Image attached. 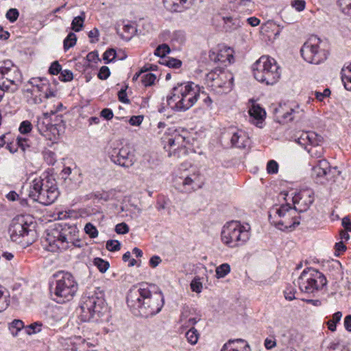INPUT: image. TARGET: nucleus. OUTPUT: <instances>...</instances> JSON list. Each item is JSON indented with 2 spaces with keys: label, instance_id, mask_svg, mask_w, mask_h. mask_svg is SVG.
I'll return each mask as SVG.
<instances>
[{
  "label": "nucleus",
  "instance_id": "58836bf2",
  "mask_svg": "<svg viewBox=\"0 0 351 351\" xmlns=\"http://www.w3.org/2000/svg\"><path fill=\"white\" fill-rule=\"evenodd\" d=\"M160 64L167 66L170 68L178 69L182 65V62L178 59L173 58H164L160 62Z\"/></svg>",
  "mask_w": 351,
  "mask_h": 351
},
{
  "label": "nucleus",
  "instance_id": "79ce46f5",
  "mask_svg": "<svg viewBox=\"0 0 351 351\" xmlns=\"http://www.w3.org/2000/svg\"><path fill=\"white\" fill-rule=\"evenodd\" d=\"M156 77L154 74L151 73H147L143 74L141 77V82L145 86H149L154 84Z\"/></svg>",
  "mask_w": 351,
  "mask_h": 351
},
{
  "label": "nucleus",
  "instance_id": "774afa93",
  "mask_svg": "<svg viewBox=\"0 0 351 351\" xmlns=\"http://www.w3.org/2000/svg\"><path fill=\"white\" fill-rule=\"evenodd\" d=\"M295 291L293 287H287L284 291L286 300L289 301H291L293 299H295Z\"/></svg>",
  "mask_w": 351,
  "mask_h": 351
},
{
  "label": "nucleus",
  "instance_id": "cd10ccee",
  "mask_svg": "<svg viewBox=\"0 0 351 351\" xmlns=\"http://www.w3.org/2000/svg\"><path fill=\"white\" fill-rule=\"evenodd\" d=\"M304 116L303 110L300 109L298 105H295L294 108H291L287 112H285L282 117L285 122L293 120H299Z\"/></svg>",
  "mask_w": 351,
  "mask_h": 351
},
{
  "label": "nucleus",
  "instance_id": "8fccbe9b",
  "mask_svg": "<svg viewBox=\"0 0 351 351\" xmlns=\"http://www.w3.org/2000/svg\"><path fill=\"white\" fill-rule=\"evenodd\" d=\"M19 12L18 10L16 8L9 9L5 14L7 19L11 23L15 22L19 18Z\"/></svg>",
  "mask_w": 351,
  "mask_h": 351
},
{
  "label": "nucleus",
  "instance_id": "bb28decb",
  "mask_svg": "<svg viewBox=\"0 0 351 351\" xmlns=\"http://www.w3.org/2000/svg\"><path fill=\"white\" fill-rule=\"evenodd\" d=\"M162 36L164 40H169L173 44L180 45L185 41V33L182 30H176L173 32L165 30L162 33Z\"/></svg>",
  "mask_w": 351,
  "mask_h": 351
},
{
  "label": "nucleus",
  "instance_id": "39448f33",
  "mask_svg": "<svg viewBox=\"0 0 351 351\" xmlns=\"http://www.w3.org/2000/svg\"><path fill=\"white\" fill-rule=\"evenodd\" d=\"M107 311L105 300L97 293H89L82 296L80 306L79 317L82 322H97Z\"/></svg>",
  "mask_w": 351,
  "mask_h": 351
},
{
  "label": "nucleus",
  "instance_id": "bf43d9fd",
  "mask_svg": "<svg viewBox=\"0 0 351 351\" xmlns=\"http://www.w3.org/2000/svg\"><path fill=\"white\" fill-rule=\"evenodd\" d=\"M62 71V66L59 64L58 61H55L51 63L49 69V73L51 75H58Z\"/></svg>",
  "mask_w": 351,
  "mask_h": 351
},
{
  "label": "nucleus",
  "instance_id": "09e8293b",
  "mask_svg": "<svg viewBox=\"0 0 351 351\" xmlns=\"http://www.w3.org/2000/svg\"><path fill=\"white\" fill-rule=\"evenodd\" d=\"M16 144L18 147L22 149L23 152H25L27 149L30 147V141L27 138L20 136L17 137Z\"/></svg>",
  "mask_w": 351,
  "mask_h": 351
},
{
  "label": "nucleus",
  "instance_id": "9d476101",
  "mask_svg": "<svg viewBox=\"0 0 351 351\" xmlns=\"http://www.w3.org/2000/svg\"><path fill=\"white\" fill-rule=\"evenodd\" d=\"M206 82L217 94H226L232 89L234 76L228 71L216 68L206 75Z\"/></svg>",
  "mask_w": 351,
  "mask_h": 351
},
{
  "label": "nucleus",
  "instance_id": "c756f323",
  "mask_svg": "<svg viewBox=\"0 0 351 351\" xmlns=\"http://www.w3.org/2000/svg\"><path fill=\"white\" fill-rule=\"evenodd\" d=\"M198 176L193 175L191 176H186L182 180V190L184 192H191L194 189V182L197 180Z\"/></svg>",
  "mask_w": 351,
  "mask_h": 351
},
{
  "label": "nucleus",
  "instance_id": "4468645a",
  "mask_svg": "<svg viewBox=\"0 0 351 351\" xmlns=\"http://www.w3.org/2000/svg\"><path fill=\"white\" fill-rule=\"evenodd\" d=\"M322 138L314 132H302L295 138V142L308 152L311 157L322 160L324 156V147L319 144Z\"/></svg>",
  "mask_w": 351,
  "mask_h": 351
},
{
  "label": "nucleus",
  "instance_id": "6ab92c4d",
  "mask_svg": "<svg viewBox=\"0 0 351 351\" xmlns=\"http://www.w3.org/2000/svg\"><path fill=\"white\" fill-rule=\"evenodd\" d=\"M184 141V137L180 134H176L174 137L167 138L164 148L168 152L169 157L178 158L187 154Z\"/></svg>",
  "mask_w": 351,
  "mask_h": 351
},
{
  "label": "nucleus",
  "instance_id": "1a4fd4ad",
  "mask_svg": "<svg viewBox=\"0 0 351 351\" xmlns=\"http://www.w3.org/2000/svg\"><path fill=\"white\" fill-rule=\"evenodd\" d=\"M221 241L230 247L244 245L250 237V226L243 225L239 221L226 223L221 230Z\"/></svg>",
  "mask_w": 351,
  "mask_h": 351
},
{
  "label": "nucleus",
  "instance_id": "6e6d98bb",
  "mask_svg": "<svg viewBox=\"0 0 351 351\" xmlns=\"http://www.w3.org/2000/svg\"><path fill=\"white\" fill-rule=\"evenodd\" d=\"M278 171V164L274 160H269L267 165V171L269 174L277 173Z\"/></svg>",
  "mask_w": 351,
  "mask_h": 351
},
{
  "label": "nucleus",
  "instance_id": "f704fd0d",
  "mask_svg": "<svg viewBox=\"0 0 351 351\" xmlns=\"http://www.w3.org/2000/svg\"><path fill=\"white\" fill-rule=\"evenodd\" d=\"M24 328L23 322L20 319H14L10 323L9 330L13 336H16L19 332Z\"/></svg>",
  "mask_w": 351,
  "mask_h": 351
},
{
  "label": "nucleus",
  "instance_id": "b1692460",
  "mask_svg": "<svg viewBox=\"0 0 351 351\" xmlns=\"http://www.w3.org/2000/svg\"><path fill=\"white\" fill-rule=\"evenodd\" d=\"M200 320L195 311L188 306L182 308L180 322L182 327L190 328Z\"/></svg>",
  "mask_w": 351,
  "mask_h": 351
},
{
  "label": "nucleus",
  "instance_id": "7ed1b4c3",
  "mask_svg": "<svg viewBox=\"0 0 351 351\" xmlns=\"http://www.w3.org/2000/svg\"><path fill=\"white\" fill-rule=\"evenodd\" d=\"M199 96L198 85L189 82L178 84L167 97V104L175 110L185 111L197 102Z\"/></svg>",
  "mask_w": 351,
  "mask_h": 351
},
{
  "label": "nucleus",
  "instance_id": "72a5a7b5",
  "mask_svg": "<svg viewBox=\"0 0 351 351\" xmlns=\"http://www.w3.org/2000/svg\"><path fill=\"white\" fill-rule=\"evenodd\" d=\"M188 0H163L165 6L171 10L177 11L179 5H183L186 3Z\"/></svg>",
  "mask_w": 351,
  "mask_h": 351
},
{
  "label": "nucleus",
  "instance_id": "338daca9",
  "mask_svg": "<svg viewBox=\"0 0 351 351\" xmlns=\"http://www.w3.org/2000/svg\"><path fill=\"white\" fill-rule=\"evenodd\" d=\"M327 351H349V350L339 343H331L327 348Z\"/></svg>",
  "mask_w": 351,
  "mask_h": 351
},
{
  "label": "nucleus",
  "instance_id": "0e129e2a",
  "mask_svg": "<svg viewBox=\"0 0 351 351\" xmlns=\"http://www.w3.org/2000/svg\"><path fill=\"white\" fill-rule=\"evenodd\" d=\"M110 74L109 68L106 66H103L99 69L98 77L101 80H106L110 76Z\"/></svg>",
  "mask_w": 351,
  "mask_h": 351
},
{
  "label": "nucleus",
  "instance_id": "4be33fe9",
  "mask_svg": "<svg viewBox=\"0 0 351 351\" xmlns=\"http://www.w3.org/2000/svg\"><path fill=\"white\" fill-rule=\"evenodd\" d=\"M227 134L230 136L232 146L238 148H244L249 143V138L246 133L236 128H229Z\"/></svg>",
  "mask_w": 351,
  "mask_h": 351
},
{
  "label": "nucleus",
  "instance_id": "c85d7f7f",
  "mask_svg": "<svg viewBox=\"0 0 351 351\" xmlns=\"http://www.w3.org/2000/svg\"><path fill=\"white\" fill-rule=\"evenodd\" d=\"M72 351H89L88 341L80 337H75L73 341Z\"/></svg>",
  "mask_w": 351,
  "mask_h": 351
},
{
  "label": "nucleus",
  "instance_id": "ea45409f",
  "mask_svg": "<svg viewBox=\"0 0 351 351\" xmlns=\"http://www.w3.org/2000/svg\"><path fill=\"white\" fill-rule=\"evenodd\" d=\"M82 14L83 16H79L75 17L71 23L72 29L75 32L80 31L82 27H83V23H84V13L82 12Z\"/></svg>",
  "mask_w": 351,
  "mask_h": 351
},
{
  "label": "nucleus",
  "instance_id": "ddd939ff",
  "mask_svg": "<svg viewBox=\"0 0 351 351\" xmlns=\"http://www.w3.org/2000/svg\"><path fill=\"white\" fill-rule=\"evenodd\" d=\"M321 40L316 36H311L303 45L300 53L307 62L318 64L327 58L328 52L321 48Z\"/></svg>",
  "mask_w": 351,
  "mask_h": 351
},
{
  "label": "nucleus",
  "instance_id": "3c124183",
  "mask_svg": "<svg viewBox=\"0 0 351 351\" xmlns=\"http://www.w3.org/2000/svg\"><path fill=\"white\" fill-rule=\"evenodd\" d=\"M42 324L38 322H34L25 328L26 333L32 335L41 330Z\"/></svg>",
  "mask_w": 351,
  "mask_h": 351
},
{
  "label": "nucleus",
  "instance_id": "f3484780",
  "mask_svg": "<svg viewBox=\"0 0 351 351\" xmlns=\"http://www.w3.org/2000/svg\"><path fill=\"white\" fill-rule=\"evenodd\" d=\"M32 223L27 221L24 215H19L14 217L9 228L10 238L13 241L19 242L21 238L34 236L35 231L32 229Z\"/></svg>",
  "mask_w": 351,
  "mask_h": 351
},
{
  "label": "nucleus",
  "instance_id": "e2e57ef3",
  "mask_svg": "<svg viewBox=\"0 0 351 351\" xmlns=\"http://www.w3.org/2000/svg\"><path fill=\"white\" fill-rule=\"evenodd\" d=\"M129 226L125 223H120L115 226V231L117 234H126L129 232Z\"/></svg>",
  "mask_w": 351,
  "mask_h": 351
},
{
  "label": "nucleus",
  "instance_id": "f257e3e1",
  "mask_svg": "<svg viewBox=\"0 0 351 351\" xmlns=\"http://www.w3.org/2000/svg\"><path fill=\"white\" fill-rule=\"evenodd\" d=\"M128 305L139 315L145 317L154 315L161 311L164 298L160 291L152 292L147 285L134 287L127 295Z\"/></svg>",
  "mask_w": 351,
  "mask_h": 351
},
{
  "label": "nucleus",
  "instance_id": "a878e982",
  "mask_svg": "<svg viewBox=\"0 0 351 351\" xmlns=\"http://www.w3.org/2000/svg\"><path fill=\"white\" fill-rule=\"evenodd\" d=\"M248 344L241 339L229 340L225 343L221 351H250Z\"/></svg>",
  "mask_w": 351,
  "mask_h": 351
},
{
  "label": "nucleus",
  "instance_id": "a19ab883",
  "mask_svg": "<svg viewBox=\"0 0 351 351\" xmlns=\"http://www.w3.org/2000/svg\"><path fill=\"white\" fill-rule=\"evenodd\" d=\"M337 3L344 14L351 16V0H338Z\"/></svg>",
  "mask_w": 351,
  "mask_h": 351
},
{
  "label": "nucleus",
  "instance_id": "f8f14e48",
  "mask_svg": "<svg viewBox=\"0 0 351 351\" xmlns=\"http://www.w3.org/2000/svg\"><path fill=\"white\" fill-rule=\"evenodd\" d=\"M326 284L327 280L322 273L310 268L304 269L298 279L300 290L306 293H313Z\"/></svg>",
  "mask_w": 351,
  "mask_h": 351
},
{
  "label": "nucleus",
  "instance_id": "423d86ee",
  "mask_svg": "<svg viewBox=\"0 0 351 351\" xmlns=\"http://www.w3.org/2000/svg\"><path fill=\"white\" fill-rule=\"evenodd\" d=\"M55 277L54 287H51V290L53 300L58 303L71 301L78 289V284L74 276L71 273L60 271Z\"/></svg>",
  "mask_w": 351,
  "mask_h": 351
},
{
  "label": "nucleus",
  "instance_id": "20e7f679",
  "mask_svg": "<svg viewBox=\"0 0 351 351\" xmlns=\"http://www.w3.org/2000/svg\"><path fill=\"white\" fill-rule=\"evenodd\" d=\"M59 192L54 183L47 176L35 178L29 184V197L44 205L52 204L58 197Z\"/></svg>",
  "mask_w": 351,
  "mask_h": 351
},
{
  "label": "nucleus",
  "instance_id": "9b49d317",
  "mask_svg": "<svg viewBox=\"0 0 351 351\" xmlns=\"http://www.w3.org/2000/svg\"><path fill=\"white\" fill-rule=\"evenodd\" d=\"M36 128L39 133L46 139L56 141L64 128L62 116H55L54 120L48 113H44L37 119Z\"/></svg>",
  "mask_w": 351,
  "mask_h": 351
},
{
  "label": "nucleus",
  "instance_id": "2f4dec72",
  "mask_svg": "<svg viewBox=\"0 0 351 351\" xmlns=\"http://www.w3.org/2000/svg\"><path fill=\"white\" fill-rule=\"evenodd\" d=\"M186 338L187 341L191 345H195L197 343L199 339V332L197 330L193 327L191 326V328L186 332Z\"/></svg>",
  "mask_w": 351,
  "mask_h": 351
},
{
  "label": "nucleus",
  "instance_id": "c03bdc74",
  "mask_svg": "<svg viewBox=\"0 0 351 351\" xmlns=\"http://www.w3.org/2000/svg\"><path fill=\"white\" fill-rule=\"evenodd\" d=\"M170 52V48L166 44H162L159 45L154 51V54L157 56L163 58L165 57L167 53Z\"/></svg>",
  "mask_w": 351,
  "mask_h": 351
},
{
  "label": "nucleus",
  "instance_id": "c9c22d12",
  "mask_svg": "<svg viewBox=\"0 0 351 351\" xmlns=\"http://www.w3.org/2000/svg\"><path fill=\"white\" fill-rule=\"evenodd\" d=\"M342 317V313L340 311H337L333 314L332 318L328 321V328L330 331L336 330V324L338 323Z\"/></svg>",
  "mask_w": 351,
  "mask_h": 351
},
{
  "label": "nucleus",
  "instance_id": "37998d69",
  "mask_svg": "<svg viewBox=\"0 0 351 351\" xmlns=\"http://www.w3.org/2000/svg\"><path fill=\"white\" fill-rule=\"evenodd\" d=\"M346 70H341V80L344 87L348 90H351V73H345Z\"/></svg>",
  "mask_w": 351,
  "mask_h": 351
},
{
  "label": "nucleus",
  "instance_id": "412c9836",
  "mask_svg": "<svg viewBox=\"0 0 351 351\" xmlns=\"http://www.w3.org/2000/svg\"><path fill=\"white\" fill-rule=\"evenodd\" d=\"M209 59L215 63H221L225 66L234 62V50L226 46H219L211 49L208 54Z\"/></svg>",
  "mask_w": 351,
  "mask_h": 351
},
{
  "label": "nucleus",
  "instance_id": "49530a36",
  "mask_svg": "<svg viewBox=\"0 0 351 351\" xmlns=\"http://www.w3.org/2000/svg\"><path fill=\"white\" fill-rule=\"evenodd\" d=\"M117 53L114 49H108L103 54V59L106 64L113 61L116 58Z\"/></svg>",
  "mask_w": 351,
  "mask_h": 351
},
{
  "label": "nucleus",
  "instance_id": "aec40b11",
  "mask_svg": "<svg viewBox=\"0 0 351 351\" xmlns=\"http://www.w3.org/2000/svg\"><path fill=\"white\" fill-rule=\"evenodd\" d=\"M314 202V192L311 189L301 190L293 197L294 208L298 213L307 210Z\"/></svg>",
  "mask_w": 351,
  "mask_h": 351
},
{
  "label": "nucleus",
  "instance_id": "4c0bfd02",
  "mask_svg": "<svg viewBox=\"0 0 351 351\" xmlns=\"http://www.w3.org/2000/svg\"><path fill=\"white\" fill-rule=\"evenodd\" d=\"M76 35L73 32L69 33L68 36L66 37V38L64 40V50L66 51L71 47H73L76 44Z\"/></svg>",
  "mask_w": 351,
  "mask_h": 351
},
{
  "label": "nucleus",
  "instance_id": "2eb2a0df",
  "mask_svg": "<svg viewBox=\"0 0 351 351\" xmlns=\"http://www.w3.org/2000/svg\"><path fill=\"white\" fill-rule=\"evenodd\" d=\"M32 84L30 88L26 90L27 101L29 104H40L43 99L54 97L56 93L50 89L49 83L39 80L38 83L36 80L29 82Z\"/></svg>",
  "mask_w": 351,
  "mask_h": 351
},
{
  "label": "nucleus",
  "instance_id": "dca6fc26",
  "mask_svg": "<svg viewBox=\"0 0 351 351\" xmlns=\"http://www.w3.org/2000/svg\"><path fill=\"white\" fill-rule=\"evenodd\" d=\"M21 82V74L18 68L11 66H0V86L3 90L14 92Z\"/></svg>",
  "mask_w": 351,
  "mask_h": 351
},
{
  "label": "nucleus",
  "instance_id": "680f3d73",
  "mask_svg": "<svg viewBox=\"0 0 351 351\" xmlns=\"http://www.w3.org/2000/svg\"><path fill=\"white\" fill-rule=\"evenodd\" d=\"M44 158L47 162L49 165H53L56 161V154L51 151H46L44 153Z\"/></svg>",
  "mask_w": 351,
  "mask_h": 351
},
{
  "label": "nucleus",
  "instance_id": "a211bd4d",
  "mask_svg": "<svg viewBox=\"0 0 351 351\" xmlns=\"http://www.w3.org/2000/svg\"><path fill=\"white\" fill-rule=\"evenodd\" d=\"M110 158L114 164L125 168L132 167L136 161L135 154L128 145L113 149L110 153Z\"/></svg>",
  "mask_w": 351,
  "mask_h": 351
},
{
  "label": "nucleus",
  "instance_id": "864d4df0",
  "mask_svg": "<svg viewBox=\"0 0 351 351\" xmlns=\"http://www.w3.org/2000/svg\"><path fill=\"white\" fill-rule=\"evenodd\" d=\"M168 204H169V199L164 196H160V197H158V198L157 199L156 208L158 211H160L162 210L165 209L167 206L168 205Z\"/></svg>",
  "mask_w": 351,
  "mask_h": 351
},
{
  "label": "nucleus",
  "instance_id": "7c9ffc66",
  "mask_svg": "<svg viewBox=\"0 0 351 351\" xmlns=\"http://www.w3.org/2000/svg\"><path fill=\"white\" fill-rule=\"evenodd\" d=\"M136 27L134 24L127 23L123 26L121 36L125 40H130L136 33Z\"/></svg>",
  "mask_w": 351,
  "mask_h": 351
},
{
  "label": "nucleus",
  "instance_id": "f03ea898",
  "mask_svg": "<svg viewBox=\"0 0 351 351\" xmlns=\"http://www.w3.org/2000/svg\"><path fill=\"white\" fill-rule=\"evenodd\" d=\"M78 230L75 226L66 223L56 224L54 228L46 232L42 240L43 247L49 252H60L72 247H80V240L77 239Z\"/></svg>",
  "mask_w": 351,
  "mask_h": 351
},
{
  "label": "nucleus",
  "instance_id": "4d7b16f0",
  "mask_svg": "<svg viewBox=\"0 0 351 351\" xmlns=\"http://www.w3.org/2000/svg\"><path fill=\"white\" fill-rule=\"evenodd\" d=\"M60 75L59 77L60 80L63 82H69L73 80V73L70 70H63L60 73Z\"/></svg>",
  "mask_w": 351,
  "mask_h": 351
},
{
  "label": "nucleus",
  "instance_id": "473e14b6",
  "mask_svg": "<svg viewBox=\"0 0 351 351\" xmlns=\"http://www.w3.org/2000/svg\"><path fill=\"white\" fill-rule=\"evenodd\" d=\"M93 265L101 273H105L110 267V264L107 261L97 257L93 259Z\"/></svg>",
  "mask_w": 351,
  "mask_h": 351
},
{
  "label": "nucleus",
  "instance_id": "393cba45",
  "mask_svg": "<svg viewBox=\"0 0 351 351\" xmlns=\"http://www.w3.org/2000/svg\"><path fill=\"white\" fill-rule=\"evenodd\" d=\"M248 112L252 123L258 128H262L263 121L266 117L265 110L259 104L252 101Z\"/></svg>",
  "mask_w": 351,
  "mask_h": 351
},
{
  "label": "nucleus",
  "instance_id": "6e6552de",
  "mask_svg": "<svg viewBox=\"0 0 351 351\" xmlns=\"http://www.w3.org/2000/svg\"><path fill=\"white\" fill-rule=\"evenodd\" d=\"M298 213L289 204L276 205L269 211L270 223L280 230L294 228L300 224Z\"/></svg>",
  "mask_w": 351,
  "mask_h": 351
},
{
  "label": "nucleus",
  "instance_id": "a18cd8bd",
  "mask_svg": "<svg viewBox=\"0 0 351 351\" xmlns=\"http://www.w3.org/2000/svg\"><path fill=\"white\" fill-rule=\"evenodd\" d=\"M199 96L198 97V99H202L204 104L207 107H211V105L213 104V100L211 99L210 96L208 95V94L203 90V88H201L199 86Z\"/></svg>",
  "mask_w": 351,
  "mask_h": 351
},
{
  "label": "nucleus",
  "instance_id": "69168bd1",
  "mask_svg": "<svg viewBox=\"0 0 351 351\" xmlns=\"http://www.w3.org/2000/svg\"><path fill=\"white\" fill-rule=\"evenodd\" d=\"M143 120V116H132L129 119L128 122L131 125L138 126L141 124Z\"/></svg>",
  "mask_w": 351,
  "mask_h": 351
},
{
  "label": "nucleus",
  "instance_id": "5fc2aeb1",
  "mask_svg": "<svg viewBox=\"0 0 351 351\" xmlns=\"http://www.w3.org/2000/svg\"><path fill=\"white\" fill-rule=\"evenodd\" d=\"M19 130L23 134H27L32 131V125L29 121H23L21 122Z\"/></svg>",
  "mask_w": 351,
  "mask_h": 351
},
{
  "label": "nucleus",
  "instance_id": "e433bc0d",
  "mask_svg": "<svg viewBox=\"0 0 351 351\" xmlns=\"http://www.w3.org/2000/svg\"><path fill=\"white\" fill-rule=\"evenodd\" d=\"M215 271L217 278H224L230 272V267L228 263H223L217 267Z\"/></svg>",
  "mask_w": 351,
  "mask_h": 351
},
{
  "label": "nucleus",
  "instance_id": "052dcab7",
  "mask_svg": "<svg viewBox=\"0 0 351 351\" xmlns=\"http://www.w3.org/2000/svg\"><path fill=\"white\" fill-rule=\"evenodd\" d=\"M291 6L298 12L303 11L306 7V2L304 0H294L291 1Z\"/></svg>",
  "mask_w": 351,
  "mask_h": 351
},
{
  "label": "nucleus",
  "instance_id": "13d9d810",
  "mask_svg": "<svg viewBox=\"0 0 351 351\" xmlns=\"http://www.w3.org/2000/svg\"><path fill=\"white\" fill-rule=\"evenodd\" d=\"M191 289L193 291L200 293L202 289V284L199 278H195L191 282Z\"/></svg>",
  "mask_w": 351,
  "mask_h": 351
},
{
  "label": "nucleus",
  "instance_id": "de8ad7c7",
  "mask_svg": "<svg viewBox=\"0 0 351 351\" xmlns=\"http://www.w3.org/2000/svg\"><path fill=\"white\" fill-rule=\"evenodd\" d=\"M84 231L90 238H96L98 236V231L96 227L90 223L86 224Z\"/></svg>",
  "mask_w": 351,
  "mask_h": 351
},
{
  "label": "nucleus",
  "instance_id": "5701e85b",
  "mask_svg": "<svg viewBox=\"0 0 351 351\" xmlns=\"http://www.w3.org/2000/svg\"><path fill=\"white\" fill-rule=\"evenodd\" d=\"M330 171L329 162L325 160H319L316 165L312 168L311 177L317 183H324L325 177Z\"/></svg>",
  "mask_w": 351,
  "mask_h": 351
},
{
  "label": "nucleus",
  "instance_id": "0eeeda50",
  "mask_svg": "<svg viewBox=\"0 0 351 351\" xmlns=\"http://www.w3.org/2000/svg\"><path fill=\"white\" fill-rule=\"evenodd\" d=\"M254 78L267 85H274L280 78V66L274 58L263 56L252 66Z\"/></svg>",
  "mask_w": 351,
  "mask_h": 351
},
{
  "label": "nucleus",
  "instance_id": "603ef678",
  "mask_svg": "<svg viewBox=\"0 0 351 351\" xmlns=\"http://www.w3.org/2000/svg\"><path fill=\"white\" fill-rule=\"evenodd\" d=\"M106 247L110 252H117L120 250L121 244L117 240H109L106 242Z\"/></svg>",
  "mask_w": 351,
  "mask_h": 351
}]
</instances>
